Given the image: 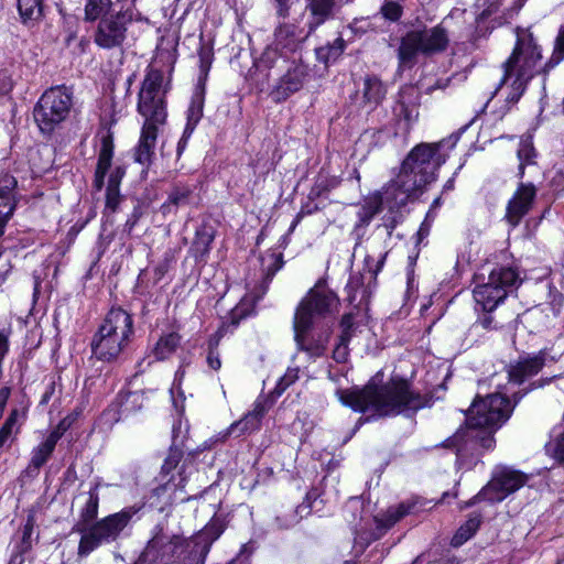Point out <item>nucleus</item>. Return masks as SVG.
<instances>
[{
	"instance_id": "28",
	"label": "nucleus",
	"mask_w": 564,
	"mask_h": 564,
	"mask_svg": "<svg viewBox=\"0 0 564 564\" xmlns=\"http://www.w3.org/2000/svg\"><path fill=\"white\" fill-rule=\"evenodd\" d=\"M24 416V412L18 409H14L10 412L9 416L0 429V449L3 447H10L15 436L20 432Z\"/></svg>"
},
{
	"instance_id": "1",
	"label": "nucleus",
	"mask_w": 564,
	"mask_h": 564,
	"mask_svg": "<svg viewBox=\"0 0 564 564\" xmlns=\"http://www.w3.org/2000/svg\"><path fill=\"white\" fill-rule=\"evenodd\" d=\"M458 135L436 143H420L403 160L400 173L388 183L387 199L392 206H405L427 184L436 178L438 169L446 162L447 154L441 152L446 144L455 147Z\"/></svg>"
},
{
	"instance_id": "33",
	"label": "nucleus",
	"mask_w": 564,
	"mask_h": 564,
	"mask_svg": "<svg viewBox=\"0 0 564 564\" xmlns=\"http://www.w3.org/2000/svg\"><path fill=\"white\" fill-rule=\"evenodd\" d=\"M263 282L269 283L275 273L283 267V256L280 252L267 251L260 258Z\"/></svg>"
},
{
	"instance_id": "49",
	"label": "nucleus",
	"mask_w": 564,
	"mask_h": 564,
	"mask_svg": "<svg viewBox=\"0 0 564 564\" xmlns=\"http://www.w3.org/2000/svg\"><path fill=\"white\" fill-rule=\"evenodd\" d=\"M349 356L348 345L337 343L333 350V358L337 362H346Z\"/></svg>"
},
{
	"instance_id": "47",
	"label": "nucleus",
	"mask_w": 564,
	"mask_h": 564,
	"mask_svg": "<svg viewBox=\"0 0 564 564\" xmlns=\"http://www.w3.org/2000/svg\"><path fill=\"white\" fill-rule=\"evenodd\" d=\"M202 72L207 73L213 59V50L207 45H202L198 52Z\"/></svg>"
},
{
	"instance_id": "31",
	"label": "nucleus",
	"mask_w": 564,
	"mask_h": 564,
	"mask_svg": "<svg viewBox=\"0 0 564 564\" xmlns=\"http://www.w3.org/2000/svg\"><path fill=\"white\" fill-rule=\"evenodd\" d=\"M77 499L84 502L79 512L80 521L85 523L91 522L98 514V485L90 487L87 492H80Z\"/></svg>"
},
{
	"instance_id": "6",
	"label": "nucleus",
	"mask_w": 564,
	"mask_h": 564,
	"mask_svg": "<svg viewBox=\"0 0 564 564\" xmlns=\"http://www.w3.org/2000/svg\"><path fill=\"white\" fill-rule=\"evenodd\" d=\"M73 106V93L64 86H55L46 89L33 109L34 121L42 133H52L64 122Z\"/></svg>"
},
{
	"instance_id": "24",
	"label": "nucleus",
	"mask_w": 564,
	"mask_h": 564,
	"mask_svg": "<svg viewBox=\"0 0 564 564\" xmlns=\"http://www.w3.org/2000/svg\"><path fill=\"white\" fill-rule=\"evenodd\" d=\"M61 434L57 431H53L40 445L32 451V457L29 466L25 469V474L32 477L37 476L40 468L51 457Z\"/></svg>"
},
{
	"instance_id": "40",
	"label": "nucleus",
	"mask_w": 564,
	"mask_h": 564,
	"mask_svg": "<svg viewBox=\"0 0 564 564\" xmlns=\"http://www.w3.org/2000/svg\"><path fill=\"white\" fill-rule=\"evenodd\" d=\"M144 393L140 391L129 392L120 402V413L121 415H129L130 413L139 410L143 405Z\"/></svg>"
},
{
	"instance_id": "16",
	"label": "nucleus",
	"mask_w": 564,
	"mask_h": 564,
	"mask_svg": "<svg viewBox=\"0 0 564 564\" xmlns=\"http://www.w3.org/2000/svg\"><path fill=\"white\" fill-rule=\"evenodd\" d=\"M279 69H285V73L280 77L270 94L276 102L286 100L291 95L299 91L304 86L310 73L307 65L290 61V58H288V64Z\"/></svg>"
},
{
	"instance_id": "48",
	"label": "nucleus",
	"mask_w": 564,
	"mask_h": 564,
	"mask_svg": "<svg viewBox=\"0 0 564 564\" xmlns=\"http://www.w3.org/2000/svg\"><path fill=\"white\" fill-rule=\"evenodd\" d=\"M33 527L34 520L32 517H29L23 527L21 552H25L31 547V535L33 532Z\"/></svg>"
},
{
	"instance_id": "17",
	"label": "nucleus",
	"mask_w": 564,
	"mask_h": 564,
	"mask_svg": "<svg viewBox=\"0 0 564 564\" xmlns=\"http://www.w3.org/2000/svg\"><path fill=\"white\" fill-rule=\"evenodd\" d=\"M558 359L557 355L552 354L551 348H543L533 355L520 357L516 362L509 366V380L521 384L527 379L538 375L546 362H554Z\"/></svg>"
},
{
	"instance_id": "15",
	"label": "nucleus",
	"mask_w": 564,
	"mask_h": 564,
	"mask_svg": "<svg viewBox=\"0 0 564 564\" xmlns=\"http://www.w3.org/2000/svg\"><path fill=\"white\" fill-rule=\"evenodd\" d=\"M538 195V188L532 183L520 182L509 198L503 219L512 228L532 210Z\"/></svg>"
},
{
	"instance_id": "11",
	"label": "nucleus",
	"mask_w": 564,
	"mask_h": 564,
	"mask_svg": "<svg viewBox=\"0 0 564 564\" xmlns=\"http://www.w3.org/2000/svg\"><path fill=\"white\" fill-rule=\"evenodd\" d=\"M307 35L295 23L279 22L274 30V42L263 52L261 64L267 68H282L288 64L289 54L294 53Z\"/></svg>"
},
{
	"instance_id": "7",
	"label": "nucleus",
	"mask_w": 564,
	"mask_h": 564,
	"mask_svg": "<svg viewBox=\"0 0 564 564\" xmlns=\"http://www.w3.org/2000/svg\"><path fill=\"white\" fill-rule=\"evenodd\" d=\"M447 43V33L440 25L406 33L402 37L398 50L400 67H412L420 53L427 55L442 52L446 48Z\"/></svg>"
},
{
	"instance_id": "36",
	"label": "nucleus",
	"mask_w": 564,
	"mask_h": 564,
	"mask_svg": "<svg viewBox=\"0 0 564 564\" xmlns=\"http://www.w3.org/2000/svg\"><path fill=\"white\" fill-rule=\"evenodd\" d=\"M480 522V514H471L468 520L456 531L451 542L452 545L457 547L468 541L476 533Z\"/></svg>"
},
{
	"instance_id": "57",
	"label": "nucleus",
	"mask_w": 564,
	"mask_h": 564,
	"mask_svg": "<svg viewBox=\"0 0 564 564\" xmlns=\"http://www.w3.org/2000/svg\"><path fill=\"white\" fill-rule=\"evenodd\" d=\"M352 336V329H341V333L338 337V343L348 345Z\"/></svg>"
},
{
	"instance_id": "44",
	"label": "nucleus",
	"mask_w": 564,
	"mask_h": 564,
	"mask_svg": "<svg viewBox=\"0 0 564 564\" xmlns=\"http://www.w3.org/2000/svg\"><path fill=\"white\" fill-rule=\"evenodd\" d=\"M546 452L556 460L564 463V433L558 434L546 444Z\"/></svg>"
},
{
	"instance_id": "12",
	"label": "nucleus",
	"mask_w": 564,
	"mask_h": 564,
	"mask_svg": "<svg viewBox=\"0 0 564 564\" xmlns=\"http://www.w3.org/2000/svg\"><path fill=\"white\" fill-rule=\"evenodd\" d=\"M130 518V511H121L106 517L89 529L78 528L77 531L82 533L78 556L86 557L102 543L115 540L126 528Z\"/></svg>"
},
{
	"instance_id": "13",
	"label": "nucleus",
	"mask_w": 564,
	"mask_h": 564,
	"mask_svg": "<svg viewBox=\"0 0 564 564\" xmlns=\"http://www.w3.org/2000/svg\"><path fill=\"white\" fill-rule=\"evenodd\" d=\"M528 480L525 474L510 467L498 468L490 481L476 495L466 507L473 506L477 501L486 500L489 502H500L509 495L520 489Z\"/></svg>"
},
{
	"instance_id": "29",
	"label": "nucleus",
	"mask_w": 564,
	"mask_h": 564,
	"mask_svg": "<svg viewBox=\"0 0 564 564\" xmlns=\"http://www.w3.org/2000/svg\"><path fill=\"white\" fill-rule=\"evenodd\" d=\"M517 156L519 160L517 176L519 178H523L525 167L536 164L538 153L535 148L533 147L531 135H524L520 139L519 148L517 150Z\"/></svg>"
},
{
	"instance_id": "35",
	"label": "nucleus",
	"mask_w": 564,
	"mask_h": 564,
	"mask_svg": "<svg viewBox=\"0 0 564 564\" xmlns=\"http://www.w3.org/2000/svg\"><path fill=\"white\" fill-rule=\"evenodd\" d=\"M18 10L24 24H33L42 18L43 0H18Z\"/></svg>"
},
{
	"instance_id": "10",
	"label": "nucleus",
	"mask_w": 564,
	"mask_h": 564,
	"mask_svg": "<svg viewBox=\"0 0 564 564\" xmlns=\"http://www.w3.org/2000/svg\"><path fill=\"white\" fill-rule=\"evenodd\" d=\"M339 306V299L326 285L318 281L299 303L293 322L300 326H313L316 319L324 318L335 312Z\"/></svg>"
},
{
	"instance_id": "41",
	"label": "nucleus",
	"mask_w": 564,
	"mask_h": 564,
	"mask_svg": "<svg viewBox=\"0 0 564 564\" xmlns=\"http://www.w3.org/2000/svg\"><path fill=\"white\" fill-rule=\"evenodd\" d=\"M193 199V188L188 185L177 184L169 195V202L175 206H185Z\"/></svg>"
},
{
	"instance_id": "59",
	"label": "nucleus",
	"mask_w": 564,
	"mask_h": 564,
	"mask_svg": "<svg viewBox=\"0 0 564 564\" xmlns=\"http://www.w3.org/2000/svg\"><path fill=\"white\" fill-rule=\"evenodd\" d=\"M105 176H106V174H100L99 171L95 172L94 184H95V187L97 191H100L102 188Z\"/></svg>"
},
{
	"instance_id": "61",
	"label": "nucleus",
	"mask_w": 564,
	"mask_h": 564,
	"mask_svg": "<svg viewBox=\"0 0 564 564\" xmlns=\"http://www.w3.org/2000/svg\"><path fill=\"white\" fill-rule=\"evenodd\" d=\"M480 323L484 328H491L492 318L491 316L486 315L480 319Z\"/></svg>"
},
{
	"instance_id": "54",
	"label": "nucleus",
	"mask_w": 564,
	"mask_h": 564,
	"mask_svg": "<svg viewBox=\"0 0 564 564\" xmlns=\"http://www.w3.org/2000/svg\"><path fill=\"white\" fill-rule=\"evenodd\" d=\"M11 270L10 261L0 252V283H2Z\"/></svg>"
},
{
	"instance_id": "37",
	"label": "nucleus",
	"mask_w": 564,
	"mask_h": 564,
	"mask_svg": "<svg viewBox=\"0 0 564 564\" xmlns=\"http://www.w3.org/2000/svg\"><path fill=\"white\" fill-rule=\"evenodd\" d=\"M346 43L343 37H337L333 43L316 48V57L319 62L328 64L335 62L344 52Z\"/></svg>"
},
{
	"instance_id": "2",
	"label": "nucleus",
	"mask_w": 564,
	"mask_h": 564,
	"mask_svg": "<svg viewBox=\"0 0 564 564\" xmlns=\"http://www.w3.org/2000/svg\"><path fill=\"white\" fill-rule=\"evenodd\" d=\"M542 54L533 35L528 31L517 33V43L510 57L502 64L501 85H509L507 100L517 102L524 93L528 83L540 72H549L564 59V28L555 41V47L549 62L542 65Z\"/></svg>"
},
{
	"instance_id": "18",
	"label": "nucleus",
	"mask_w": 564,
	"mask_h": 564,
	"mask_svg": "<svg viewBox=\"0 0 564 564\" xmlns=\"http://www.w3.org/2000/svg\"><path fill=\"white\" fill-rule=\"evenodd\" d=\"M294 339L300 351L305 352L310 359H317L325 355L330 338L328 328L313 332L312 326H300L293 322Z\"/></svg>"
},
{
	"instance_id": "27",
	"label": "nucleus",
	"mask_w": 564,
	"mask_h": 564,
	"mask_svg": "<svg viewBox=\"0 0 564 564\" xmlns=\"http://www.w3.org/2000/svg\"><path fill=\"white\" fill-rule=\"evenodd\" d=\"M415 503L401 502L398 506L390 507L384 513L375 517L377 528L380 530L381 535L383 531L394 525L404 516L411 513Z\"/></svg>"
},
{
	"instance_id": "50",
	"label": "nucleus",
	"mask_w": 564,
	"mask_h": 564,
	"mask_svg": "<svg viewBox=\"0 0 564 564\" xmlns=\"http://www.w3.org/2000/svg\"><path fill=\"white\" fill-rule=\"evenodd\" d=\"M278 18L285 19L290 14V0H273Z\"/></svg>"
},
{
	"instance_id": "42",
	"label": "nucleus",
	"mask_w": 564,
	"mask_h": 564,
	"mask_svg": "<svg viewBox=\"0 0 564 564\" xmlns=\"http://www.w3.org/2000/svg\"><path fill=\"white\" fill-rule=\"evenodd\" d=\"M300 368L299 367H290L285 371V373L280 378L274 392L280 395L282 394L291 384H293L299 379Z\"/></svg>"
},
{
	"instance_id": "55",
	"label": "nucleus",
	"mask_w": 564,
	"mask_h": 564,
	"mask_svg": "<svg viewBox=\"0 0 564 564\" xmlns=\"http://www.w3.org/2000/svg\"><path fill=\"white\" fill-rule=\"evenodd\" d=\"M354 326V314L347 313L341 317L340 328L341 329H352Z\"/></svg>"
},
{
	"instance_id": "56",
	"label": "nucleus",
	"mask_w": 564,
	"mask_h": 564,
	"mask_svg": "<svg viewBox=\"0 0 564 564\" xmlns=\"http://www.w3.org/2000/svg\"><path fill=\"white\" fill-rule=\"evenodd\" d=\"M54 391L55 383L51 382L50 384H47L46 390L41 398V404H46L50 401L51 397L53 395Z\"/></svg>"
},
{
	"instance_id": "32",
	"label": "nucleus",
	"mask_w": 564,
	"mask_h": 564,
	"mask_svg": "<svg viewBox=\"0 0 564 564\" xmlns=\"http://www.w3.org/2000/svg\"><path fill=\"white\" fill-rule=\"evenodd\" d=\"M386 96V89L377 77H367L364 80L362 97L369 107L378 106Z\"/></svg>"
},
{
	"instance_id": "64",
	"label": "nucleus",
	"mask_w": 564,
	"mask_h": 564,
	"mask_svg": "<svg viewBox=\"0 0 564 564\" xmlns=\"http://www.w3.org/2000/svg\"><path fill=\"white\" fill-rule=\"evenodd\" d=\"M229 564H246V558H235L232 562H230Z\"/></svg>"
},
{
	"instance_id": "52",
	"label": "nucleus",
	"mask_w": 564,
	"mask_h": 564,
	"mask_svg": "<svg viewBox=\"0 0 564 564\" xmlns=\"http://www.w3.org/2000/svg\"><path fill=\"white\" fill-rule=\"evenodd\" d=\"M207 364L208 366L214 369V370H219L220 367H221V360H220V356H219V351L218 350H208L207 352Z\"/></svg>"
},
{
	"instance_id": "21",
	"label": "nucleus",
	"mask_w": 564,
	"mask_h": 564,
	"mask_svg": "<svg viewBox=\"0 0 564 564\" xmlns=\"http://www.w3.org/2000/svg\"><path fill=\"white\" fill-rule=\"evenodd\" d=\"M399 96L394 115L403 120L405 129H409L419 118V91L414 87H404Z\"/></svg>"
},
{
	"instance_id": "4",
	"label": "nucleus",
	"mask_w": 564,
	"mask_h": 564,
	"mask_svg": "<svg viewBox=\"0 0 564 564\" xmlns=\"http://www.w3.org/2000/svg\"><path fill=\"white\" fill-rule=\"evenodd\" d=\"M162 80L159 72H149L139 93L138 111L144 118V123L134 150V160L145 166L152 163L159 128L166 119Z\"/></svg>"
},
{
	"instance_id": "43",
	"label": "nucleus",
	"mask_w": 564,
	"mask_h": 564,
	"mask_svg": "<svg viewBox=\"0 0 564 564\" xmlns=\"http://www.w3.org/2000/svg\"><path fill=\"white\" fill-rule=\"evenodd\" d=\"M452 82L451 77L435 79L434 83H429L425 79L419 82L417 91L432 95L435 90H445Z\"/></svg>"
},
{
	"instance_id": "63",
	"label": "nucleus",
	"mask_w": 564,
	"mask_h": 564,
	"mask_svg": "<svg viewBox=\"0 0 564 564\" xmlns=\"http://www.w3.org/2000/svg\"><path fill=\"white\" fill-rule=\"evenodd\" d=\"M454 188V177L449 178L445 185H444V191H451Z\"/></svg>"
},
{
	"instance_id": "38",
	"label": "nucleus",
	"mask_w": 564,
	"mask_h": 564,
	"mask_svg": "<svg viewBox=\"0 0 564 564\" xmlns=\"http://www.w3.org/2000/svg\"><path fill=\"white\" fill-rule=\"evenodd\" d=\"M113 156V140L110 133L101 138V148L98 155L96 171L100 174H107Z\"/></svg>"
},
{
	"instance_id": "19",
	"label": "nucleus",
	"mask_w": 564,
	"mask_h": 564,
	"mask_svg": "<svg viewBox=\"0 0 564 564\" xmlns=\"http://www.w3.org/2000/svg\"><path fill=\"white\" fill-rule=\"evenodd\" d=\"M496 431L486 427H471L467 424L465 429L458 430L453 438L447 441V446H455L457 455L464 454L468 449L469 443H478L482 448L490 449L495 445L492 434Z\"/></svg>"
},
{
	"instance_id": "30",
	"label": "nucleus",
	"mask_w": 564,
	"mask_h": 564,
	"mask_svg": "<svg viewBox=\"0 0 564 564\" xmlns=\"http://www.w3.org/2000/svg\"><path fill=\"white\" fill-rule=\"evenodd\" d=\"M204 101L205 99L203 91L198 90L193 95L189 107L187 109V122L183 132V140L189 139L197 123L202 119Z\"/></svg>"
},
{
	"instance_id": "22",
	"label": "nucleus",
	"mask_w": 564,
	"mask_h": 564,
	"mask_svg": "<svg viewBox=\"0 0 564 564\" xmlns=\"http://www.w3.org/2000/svg\"><path fill=\"white\" fill-rule=\"evenodd\" d=\"M341 0H307L306 9L310 12L307 22L308 34L313 33L319 25L335 17L336 11L341 7Z\"/></svg>"
},
{
	"instance_id": "51",
	"label": "nucleus",
	"mask_w": 564,
	"mask_h": 564,
	"mask_svg": "<svg viewBox=\"0 0 564 564\" xmlns=\"http://www.w3.org/2000/svg\"><path fill=\"white\" fill-rule=\"evenodd\" d=\"M221 532L223 531L219 528H216L215 525H209L204 529V531L199 534L198 539L206 540L210 538L212 543L213 541L217 540L220 536Z\"/></svg>"
},
{
	"instance_id": "46",
	"label": "nucleus",
	"mask_w": 564,
	"mask_h": 564,
	"mask_svg": "<svg viewBox=\"0 0 564 564\" xmlns=\"http://www.w3.org/2000/svg\"><path fill=\"white\" fill-rule=\"evenodd\" d=\"M361 278L358 275H351L346 284L347 300L350 304L356 301V293L361 288Z\"/></svg>"
},
{
	"instance_id": "8",
	"label": "nucleus",
	"mask_w": 564,
	"mask_h": 564,
	"mask_svg": "<svg viewBox=\"0 0 564 564\" xmlns=\"http://www.w3.org/2000/svg\"><path fill=\"white\" fill-rule=\"evenodd\" d=\"M521 280L518 272L509 267H501L490 272L486 283L477 284L473 291L476 304L486 312L495 310L509 293L513 292Z\"/></svg>"
},
{
	"instance_id": "9",
	"label": "nucleus",
	"mask_w": 564,
	"mask_h": 564,
	"mask_svg": "<svg viewBox=\"0 0 564 564\" xmlns=\"http://www.w3.org/2000/svg\"><path fill=\"white\" fill-rule=\"evenodd\" d=\"M512 410L509 399L500 392L485 398L477 395L468 410L467 424L471 427L498 430L510 417Z\"/></svg>"
},
{
	"instance_id": "14",
	"label": "nucleus",
	"mask_w": 564,
	"mask_h": 564,
	"mask_svg": "<svg viewBox=\"0 0 564 564\" xmlns=\"http://www.w3.org/2000/svg\"><path fill=\"white\" fill-rule=\"evenodd\" d=\"M131 19V14L127 12L102 17L95 33V43L106 50L121 46L127 37V24Z\"/></svg>"
},
{
	"instance_id": "25",
	"label": "nucleus",
	"mask_w": 564,
	"mask_h": 564,
	"mask_svg": "<svg viewBox=\"0 0 564 564\" xmlns=\"http://www.w3.org/2000/svg\"><path fill=\"white\" fill-rule=\"evenodd\" d=\"M181 336L175 333H169L160 337L151 352L139 364L140 367L144 362L150 366L153 361H163L170 358L177 349Z\"/></svg>"
},
{
	"instance_id": "20",
	"label": "nucleus",
	"mask_w": 564,
	"mask_h": 564,
	"mask_svg": "<svg viewBox=\"0 0 564 564\" xmlns=\"http://www.w3.org/2000/svg\"><path fill=\"white\" fill-rule=\"evenodd\" d=\"M265 414V406L261 402H256L252 410L249 411L242 419L234 422L223 434L221 441H226L231 434L240 436L250 434L259 430L261 420Z\"/></svg>"
},
{
	"instance_id": "45",
	"label": "nucleus",
	"mask_w": 564,
	"mask_h": 564,
	"mask_svg": "<svg viewBox=\"0 0 564 564\" xmlns=\"http://www.w3.org/2000/svg\"><path fill=\"white\" fill-rule=\"evenodd\" d=\"M383 17L391 21H397L402 14V7L395 1H386L381 7Z\"/></svg>"
},
{
	"instance_id": "26",
	"label": "nucleus",
	"mask_w": 564,
	"mask_h": 564,
	"mask_svg": "<svg viewBox=\"0 0 564 564\" xmlns=\"http://www.w3.org/2000/svg\"><path fill=\"white\" fill-rule=\"evenodd\" d=\"M17 186L15 178L3 173L0 175V223L8 221L14 209L13 191Z\"/></svg>"
},
{
	"instance_id": "39",
	"label": "nucleus",
	"mask_w": 564,
	"mask_h": 564,
	"mask_svg": "<svg viewBox=\"0 0 564 564\" xmlns=\"http://www.w3.org/2000/svg\"><path fill=\"white\" fill-rule=\"evenodd\" d=\"M122 173L119 169L112 173L108 181L107 193H106V207L111 212H116L120 203L119 184Z\"/></svg>"
},
{
	"instance_id": "58",
	"label": "nucleus",
	"mask_w": 564,
	"mask_h": 564,
	"mask_svg": "<svg viewBox=\"0 0 564 564\" xmlns=\"http://www.w3.org/2000/svg\"><path fill=\"white\" fill-rule=\"evenodd\" d=\"M8 351V338L4 334L0 333V360Z\"/></svg>"
},
{
	"instance_id": "62",
	"label": "nucleus",
	"mask_w": 564,
	"mask_h": 564,
	"mask_svg": "<svg viewBox=\"0 0 564 564\" xmlns=\"http://www.w3.org/2000/svg\"><path fill=\"white\" fill-rule=\"evenodd\" d=\"M187 140L188 139L183 140V137H182L181 140L178 141V144H177V154L178 155H181V153L183 152L184 148L186 147Z\"/></svg>"
},
{
	"instance_id": "3",
	"label": "nucleus",
	"mask_w": 564,
	"mask_h": 564,
	"mask_svg": "<svg viewBox=\"0 0 564 564\" xmlns=\"http://www.w3.org/2000/svg\"><path fill=\"white\" fill-rule=\"evenodd\" d=\"M337 395L354 411H370L376 416L416 411L425 405V400L410 389L409 382L399 378H392L382 386L369 383L361 390H338Z\"/></svg>"
},
{
	"instance_id": "34",
	"label": "nucleus",
	"mask_w": 564,
	"mask_h": 564,
	"mask_svg": "<svg viewBox=\"0 0 564 564\" xmlns=\"http://www.w3.org/2000/svg\"><path fill=\"white\" fill-rule=\"evenodd\" d=\"M215 235L212 227L202 226L196 230V236L192 246V250L196 258L203 259L209 253Z\"/></svg>"
},
{
	"instance_id": "23",
	"label": "nucleus",
	"mask_w": 564,
	"mask_h": 564,
	"mask_svg": "<svg viewBox=\"0 0 564 564\" xmlns=\"http://www.w3.org/2000/svg\"><path fill=\"white\" fill-rule=\"evenodd\" d=\"M388 184L380 193L368 197L364 205L358 210L359 224L367 226L371 219L382 209L388 208L391 213L398 212L403 206H392V203L387 199Z\"/></svg>"
},
{
	"instance_id": "53",
	"label": "nucleus",
	"mask_w": 564,
	"mask_h": 564,
	"mask_svg": "<svg viewBox=\"0 0 564 564\" xmlns=\"http://www.w3.org/2000/svg\"><path fill=\"white\" fill-rule=\"evenodd\" d=\"M180 462V454L178 453H171L167 458L164 460V464L162 465V470L165 473L172 471Z\"/></svg>"
},
{
	"instance_id": "60",
	"label": "nucleus",
	"mask_w": 564,
	"mask_h": 564,
	"mask_svg": "<svg viewBox=\"0 0 564 564\" xmlns=\"http://www.w3.org/2000/svg\"><path fill=\"white\" fill-rule=\"evenodd\" d=\"M219 340H220V335H218V334L210 337L208 340V350H213V349L218 350Z\"/></svg>"
},
{
	"instance_id": "5",
	"label": "nucleus",
	"mask_w": 564,
	"mask_h": 564,
	"mask_svg": "<svg viewBox=\"0 0 564 564\" xmlns=\"http://www.w3.org/2000/svg\"><path fill=\"white\" fill-rule=\"evenodd\" d=\"M132 335V316L120 307L111 308L91 339L93 357L105 362L115 361L126 349Z\"/></svg>"
}]
</instances>
